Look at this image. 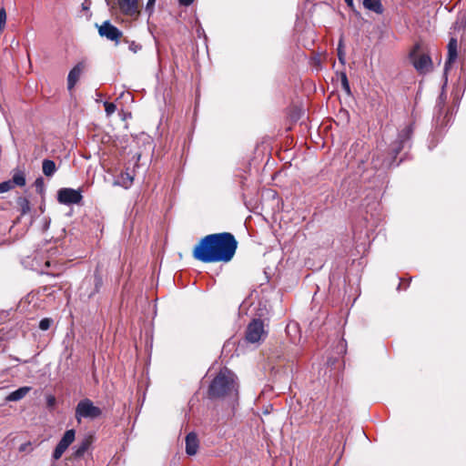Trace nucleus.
Listing matches in <instances>:
<instances>
[{
	"mask_svg": "<svg viewBox=\"0 0 466 466\" xmlns=\"http://www.w3.org/2000/svg\"><path fill=\"white\" fill-rule=\"evenodd\" d=\"M401 284H402L401 282L399 284V288H398L399 289L401 288Z\"/></svg>",
	"mask_w": 466,
	"mask_h": 466,
	"instance_id": "4c0bfd02",
	"label": "nucleus"
},
{
	"mask_svg": "<svg viewBox=\"0 0 466 466\" xmlns=\"http://www.w3.org/2000/svg\"><path fill=\"white\" fill-rule=\"evenodd\" d=\"M408 285H409V282L405 285L404 289H407Z\"/></svg>",
	"mask_w": 466,
	"mask_h": 466,
	"instance_id": "58836bf2",
	"label": "nucleus"
},
{
	"mask_svg": "<svg viewBox=\"0 0 466 466\" xmlns=\"http://www.w3.org/2000/svg\"><path fill=\"white\" fill-rule=\"evenodd\" d=\"M31 390H32V388L29 386L21 387L14 391H12L11 393H9L5 397V400L6 401H18V400L24 399L30 392Z\"/></svg>",
	"mask_w": 466,
	"mask_h": 466,
	"instance_id": "f3484780",
	"label": "nucleus"
},
{
	"mask_svg": "<svg viewBox=\"0 0 466 466\" xmlns=\"http://www.w3.org/2000/svg\"><path fill=\"white\" fill-rule=\"evenodd\" d=\"M76 439V431L71 429L66 431L62 439L59 441L57 445L56 446L53 451V459L57 461L59 460L64 452L67 450V448L74 442Z\"/></svg>",
	"mask_w": 466,
	"mask_h": 466,
	"instance_id": "1a4fd4ad",
	"label": "nucleus"
},
{
	"mask_svg": "<svg viewBox=\"0 0 466 466\" xmlns=\"http://www.w3.org/2000/svg\"><path fill=\"white\" fill-rule=\"evenodd\" d=\"M90 5H91L90 0H85L82 4V7H83V9H88Z\"/></svg>",
	"mask_w": 466,
	"mask_h": 466,
	"instance_id": "72a5a7b5",
	"label": "nucleus"
},
{
	"mask_svg": "<svg viewBox=\"0 0 466 466\" xmlns=\"http://www.w3.org/2000/svg\"><path fill=\"white\" fill-rule=\"evenodd\" d=\"M110 6L131 19H137L140 15L138 0H116Z\"/></svg>",
	"mask_w": 466,
	"mask_h": 466,
	"instance_id": "423d86ee",
	"label": "nucleus"
},
{
	"mask_svg": "<svg viewBox=\"0 0 466 466\" xmlns=\"http://www.w3.org/2000/svg\"><path fill=\"white\" fill-rule=\"evenodd\" d=\"M372 167L376 170L385 169L391 167V161H389L386 152H377L373 155L370 162Z\"/></svg>",
	"mask_w": 466,
	"mask_h": 466,
	"instance_id": "4468645a",
	"label": "nucleus"
},
{
	"mask_svg": "<svg viewBox=\"0 0 466 466\" xmlns=\"http://www.w3.org/2000/svg\"><path fill=\"white\" fill-rule=\"evenodd\" d=\"M53 324V319L50 318H44L39 322V329L41 330H47L50 329L51 325Z\"/></svg>",
	"mask_w": 466,
	"mask_h": 466,
	"instance_id": "b1692460",
	"label": "nucleus"
},
{
	"mask_svg": "<svg viewBox=\"0 0 466 466\" xmlns=\"http://www.w3.org/2000/svg\"><path fill=\"white\" fill-rule=\"evenodd\" d=\"M344 1L348 5V6L353 7V0H344Z\"/></svg>",
	"mask_w": 466,
	"mask_h": 466,
	"instance_id": "f704fd0d",
	"label": "nucleus"
},
{
	"mask_svg": "<svg viewBox=\"0 0 466 466\" xmlns=\"http://www.w3.org/2000/svg\"><path fill=\"white\" fill-rule=\"evenodd\" d=\"M127 178L129 179L130 183L132 182L133 178L131 177L128 176V174H127Z\"/></svg>",
	"mask_w": 466,
	"mask_h": 466,
	"instance_id": "c9c22d12",
	"label": "nucleus"
},
{
	"mask_svg": "<svg viewBox=\"0 0 466 466\" xmlns=\"http://www.w3.org/2000/svg\"><path fill=\"white\" fill-rule=\"evenodd\" d=\"M6 22V12L4 7L0 9V29H4Z\"/></svg>",
	"mask_w": 466,
	"mask_h": 466,
	"instance_id": "cd10ccee",
	"label": "nucleus"
},
{
	"mask_svg": "<svg viewBox=\"0 0 466 466\" xmlns=\"http://www.w3.org/2000/svg\"><path fill=\"white\" fill-rule=\"evenodd\" d=\"M42 170L45 176L52 177L56 171V163L50 159H44L42 163Z\"/></svg>",
	"mask_w": 466,
	"mask_h": 466,
	"instance_id": "6ab92c4d",
	"label": "nucleus"
},
{
	"mask_svg": "<svg viewBox=\"0 0 466 466\" xmlns=\"http://www.w3.org/2000/svg\"><path fill=\"white\" fill-rule=\"evenodd\" d=\"M363 6L376 14H382L383 6L380 0H363Z\"/></svg>",
	"mask_w": 466,
	"mask_h": 466,
	"instance_id": "a211bd4d",
	"label": "nucleus"
},
{
	"mask_svg": "<svg viewBox=\"0 0 466 466\" xmlns=\"http://www.w3.org/2000/svg\"><path fill=\"white\" fill-rule=\"evenodd\" d=\"M80 190L70 187H63L57 191V201L63 205L79 204L82 201Z\"/></svg>",
	"mask_w": 466,
	"mask_h": 466,
	"instance_id": "6e6552de",
	"label": "nucleus"
},
{
	"mask_svg": "<svg viewBox=\"0 0 466 466\" xmlns=\"http://www.w3.org/2000/svg\"><path fill=\"white\" fill-rule=\"evenodd\" d=\"M104 107L107 116L113 115L116 109V106L114 103L108 101L104 102Z\"/></svg>",
	"mask_w": 466,
	"mask_h": 466,
	"instance_id": "393cba45",
	"label": "nucleus"
},
{
	"mask_svg": "<svg viewBox=\"0 0 466 466\" xmlns=\"http://www.w3.org/2000/svg\"><path fill=\"white\" fill-rule=\"evenodd\" d=\"M178 2L181 5L188 6L194 2V0H178Z\"/></svg>",
	"mask_w": 466,
	"mask_h": 466,
	"instance_id": "473e14b6",
	"label": "nucleus"
},
{
	"mask_svg": "<svg viewBox=\"0 0 466 466\" xmlns=\"http://www.w3.org/2000/svg\"><path fill=\"white\" fill-rule=\"evenodd\" d=\"M409 59L420 75L433 70V62L430 55V46L422 39L417 40L409 52Z\"/></svg>",
	"mask_w": 466,
	"mask_h": 466,
	"instance_id": "7ed1b4c3",
	"label": "nucleus"
},
{
	"mask_svg": "<svg viewBox=\"0 0 466 466\" xmlns=\"http://www.w3.org/2000/svg\"><path fill=\"white\" fill-rule=\"evenodd\" d=\"M156 0H148L146 5V11L151 14L153 12Z\"/></svg>",
	"mask_w": 466,
	"mask_h": 466,
	"instance_id": "c85d7f7f",
	"label": "nucleus"
},
{
	"mask_svg": "<svg viewBox=\"0 0 466 466\" xmlns=\"http://www.w3.org/2000/svg\"><path fill=\"white\" fill-rule=\"evenodd\" d=\"M25 185V176L23 171H16L12 179L0 183V193H5L12 189L15 186L24 187Z\"/></svg>",
	"mask_w": 466,
	"mask_h": 466,
	"instance_id": "9b49d317",
	"label": "nucleus"
},
{
	"mask_svg": "<svg viewBox=\"0 0 466 466\" xmlns=\"http://www.w3.org/2000/svg\"><path fill=\"white\" fill-rule=\"evenodd\" d=\"M34 185L36 188V191L39 194H42L44 192L45 183H44V179L42 177L36 178Z\"/></svg>",
	"mask_w": 466,
	"mask_h": 466,
	"instance_id": "a878e982",
	"label": "nucleus"
},
{
	"mask_svg": "<svg viewBox=\"0 0 466 466\" xmlns=\"http://www.w3.org/2000/svg\"><path fill=\"white\" fill-rule=\"evenodd\" d=\"M336 74H337V76L340 79L342 89L344 90V92L348 96H350L351 95V89H350V86L349 79H348L346 72L345 71H340V72H337Z\"/></svg>",
	"mask_w": 466,
	"mask_h": 466,
	"instance_id": "4be33fe9",
	"label": "nucleus"
},
{
	"mask_svg": "<svg viewBox=\"0 0 466 466\" xmlns=\"http://www.w3.org/2000/svg\"><path fill=\"white\" fill-rule=\"evenodd\" d=\"M16 204L22 216L26 215L31 210L30 201L26 198L19 197Z\"/></svg>",
	"mask_w": 466,
	"mask_h": 466,
	"instance_id": "aec40b11",
	"label": "nucleus"
},
{
	"mask_svg": "<svg viewBox=\"0 0 466 466\" xmlns=\"http://www.w3.org/2000/svg\"><path fill=\"white\" fill-rule=\"evenodd\" d=\"M198 449V439L195 432H189L186 436V452L188 455H195Z\"/></svg>",
	"mask_w": 466,
	"mask_h": 466,
	"instance_id": "dca6fc26",
	"label": "nucleus"
},
{
	"mask_svg": "<svg viewBox=\"0 0 466 466\" xmlns=\"http://www.w3.org/2000/svg\"><path fill=\"white\" fill-rule=\"evenodd\" d=\"M98 29H117L114 25H112L108 21L104 22L102 25L98 27Z\"/></svg>",
	"mask_w": 466,
	"mask_h": 466,
	"instance_id": "2f4dec72",
	"label": "nucleus"
},
{
	"mask_svg": "<svg viewBox=\"0 0 466 466\" xmlns=\"http://www.w3.org/2000/svg\"><path fill=\"white\" fill-rule=\"evenodd\" d=\"M104 284L102 271L99 267L95 268L94 274L90 278H86L83 281L81 289L84 290L83 295L87 299H92L95 295L100 292Z\"/></svg>",
	"mask_w": 466,
	"mask_h": 466,
	"instance_id": "39448f33",
	"label": "nucleus"
},
{
	"mask_svg": "<svg viewBox=\"0 0 466 466\" xmlns=\"http://www.w3.org/2000/svg\"><path fill=\"white\" fill-rule=\"evenodd\" d=\"M93 442V436H86L76 446L74 447L72 453L73 459H79L84 456Z\"/></svg>",
	"mask_w": 466,
	"mask_h": 466,
	"instance_id": "2eb2a0df",
	"label": "nucleus"
},
{
	"mask_svg": "<svg viewBox=\"0 0 466 466\" xmlns=\"http://www.w3.org/2000/svg\"><path fill=\"white\" fill-rule=\"evenodd\" d=\"M238 246V240L230 232L208 234L194 246L192 257L202 263H228L233 259Z\"/></svg>",
	"mask_w": 466,
	"mask_h": 466,
	"instance_id": "f257e3e1",
	"label": "nucleus"
},
{
	"mask_svg": "<svg viewBox=\"0 0 466 466\" xmlns=\"http://www.w3.org/2000/svg\"><path fill=\"white\" fill-rule=\"evenodd\" d=\"M448 55L445 61V70H448L458 57V41L455 37H451L448 46Z\"/></svg>",
	"mask_w": 466,
	"mask_h": 466,
	"instance_id": "ddd939ff",
	"label": "nucleus"
},
{
	"mask_svg": "<svg viewBox=\"0 0 466 466\" xmlns=\"http://www.w3.org/2000/svg\"><path fill=\"white\" fill-rule=\"evenodd\" d=\"M98 33L111 41L117 42L122 37V31H98Z\"/></svg>",
	"mask_w": 466,
	"mask_h": 466,
	"instance_id": "5701e85b",
	"label": "nucleus"
},
{
	"mask_svg": "<svg viewBox=\"0 0 466 466\" xmlns=\"http://www.w3.org/2000/svg\"><path fill=\"white\" fill-rule=\"evenodd\" d=\"M46 265L47 267H49V266H50V262H49V261H46Z\"/></svg>",
	"mask_w": 466,
	"mask_h": 466,
	"instance_id": "e433bc0d",
	"label": "nucleus"
},
{
	"mask_svg": "<svg viewBox=\"0 0 466 466\" xmlns=\"http://www.w3.org/2000/svg\"><path fill=\"white\" fill-rule=\"evenodd\" d=\"M466 28V16L460 18L453 27V29H465Z\"/></svg>",
	"mask_w": 466,
	"mask_h": 466,
	"instance_id": "bb28decb",
	"label": "nucleus"
},
{
	"mask_svg": "<svg viewBox=\"0 0 466 466\" xmlns=\"http://www.w3.org/2000/svg\"><path fill=\"white\" fill-rule=\"evenodd\" d=\"M101 415L102 410L95 406L93 401L87 398L81 400L76 407L75 417L78 422H81L83 418L95 420Z\"/></svg>",
	"mask_w": 466,
	"mask_h": 466,
	"instance_id": "20e7f679",
	"label": "nucleus"
},
{
	"mask_svg": "<svg viewBox=\"0 0 466 466\" xmlns=\"http://www.w3.org/2000/svg\"><path fill=\"white\" fill-rule=\"evenodd\" d=\"M337 56L339 62L345 66L346 64V53H345V46H344V39L343 35H341L339 40L338 47H337Z\"/></svg>",
	"mask_w": 466,
	"mask_h": 466,
	"instance_id": "412c9836",
	"label": "nucleus"
},
{
	"mask_svg": "<svg viewBox=\"0 0 466 466\" xmlns=\"http://www.w3.org/2000/svg\"><path fill=\"white\" fill-rule=\"evenodd\" d=\"M238 395V383L236 375L225 368L210 381L207 397L208 400L237 399Z\"/></svg>",
	"mask_w": 466,
	"mask_h": 466,
	"instance_id": "f03ea898",
	"label": "nucleus"
},
{
	"mask_svg": "<svg viewBox=\"0 0 466 466\" xmlns=\"http://www.w3.org/2000/svg\"><path fill=\"white\" fill-rule=\"evenodd\" d=\"M264 333V324L261 319H253L247 328L246 339L248 342H258Z\"/></svg>",
	"mask_w": 466,
	"mask_h": 466,
	"instance_id": "9d476101",
	"label": "nucleus"
},
{
	"mask_svg": "<svg viewBox=\"0 0 466 466\" xmlns=\"http://www.w3.org/2000/svg\"><path fill=\"white\" fill-rule=\"evenodd\" d=\"M412 127L410 126L406 127L400 133L398 139L390 145L389 152H386V155L388 157L389 161H391V165L395 161L398 155L403 149L404 142L410 139Z\"/></svg>",
	"mask_w": 466,
	"mask_h": 466,
	"instance_id": "0eeeda50",
	"label": "nucleus"
},
{
	"mask_svg": "<svg viewBox=\"0 0 466 466\" xmlns=\"http://www.w3.org/2000/svg\"><path fill=\"white\" fill-rule=\"evenodd\" d=\"M30 447H31L30 441L25 442L19 446V451H21V452L27 451H29Z\"/></svg>",
	"mask_w": 466,
	"mask_h": 466,
	"instance_id": "7c9ffc66",
	"label": "nucleus"
},
{
	"mask_svg": "<svg viewBox=\"0 0 466 466\" xmlns=\"http://www.w3.org/2000/svg\"><path fill=\"white\" fill-rule=\"evenodd\" d=\"M46 404L49 408L53 407L56 404V398L53 395H48L46 399Z\"/></svg>",
	"mask_w": 466,
	"mask_h": 466,
	"instance_id": "c756f323",
	"label": "nucleus"
},
{
	"mask_svg": "<svg viewBox=\"0 0 466 466\" xmlns=\"http://www.w3.org/2000/svg\"><path fill=\"white\" fill-rule=\"evenodd\" d=\"M86 67V62L80 61L70 70L67 76V87L69 90L75 87Z\"/></svg>",
	"mask_w": 466,
	"mask_h": 466,
	"instance_id": "f8f14e48",
	"label": "nucleus"
}]
</instances>
